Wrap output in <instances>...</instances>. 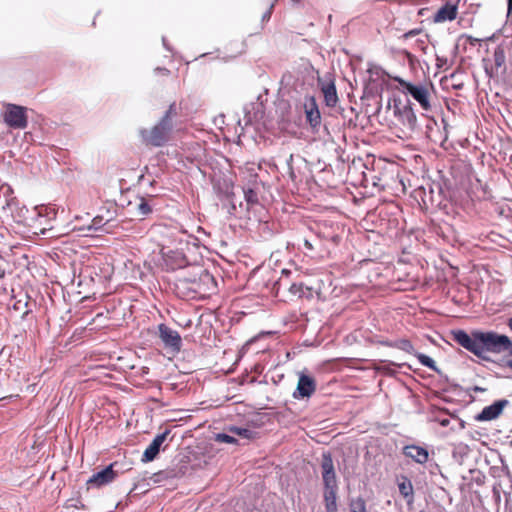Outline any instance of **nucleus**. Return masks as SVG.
<instances>
[{
    "mask_svg": "<svg viewBox=\"0 0 512 512\" xmlns=\"http://www.w3.org/2000/svg\"><path fill=\"white\" fill-rule=\"evenodd\" d=\"M159 337L166 347L171 348L175 352H179L182 345L180 334L166 326L165 324L159 325Z\"/></svg>",
    "mask_w": 512,
    "mask_h": 512,
    "instance_id": "8",
    "label": "nucleus"
},
{
    "mask_svg": "<svg viewBox=\"0 0 512 512\" xmlns=\"http://www.w3.org/2000/svg\"><path fill=\"white\" fill-rule=\"evenodd\" d=\"M187 263H188V261L186 260V257L181 253V258H180L179 263L177 264V266L179 268H181V267L186 266Z\"/></svg>",
    "mask_w": 512,
    "mask_h": 512,
    "instance_id": "34",
    "label": "nucleus"
},
{
    "mask_svg": "<svg viewBox=\"0 0 512 512\" xmlns=\"http://www.w3.org/2000/svg\"><path fill=\"white\" fill-rule=\"evenodd\" d=\"M404 93L411 95L424 110L430 109L429 88L426 85L412 84L403 79H396Z\"/></svg>",
    "mask_w": 512,
    "mask_h": 512,
    "instance_id": "5",
    "label": "nucleus"
},
{
    "mask_svg": "<svg viewBox=\"0 0 512 512\" xmlns=\"http://www.w3.org/2000/svg\"><path fill=\"white\" fill-rule=\"evenodd\" d=\"M322 479L325 488H337V479L331 454H322L321 461Z\"/></svg>",
    "mask_w": 512,
    "mask_h": 512,
    "instance_id": "7",
    "label": "nucleus"
},
{
    "mask_svg": "<svg viewBox=\"0 0 512 512\" xmlns=\"http://www.w3.org/2000/svg\"><path fill=\"white\" fill-rule=\"evenodd\" d=\"M394 115L398 123L401 125L400 130L402 135H399V137L410 138L417 127V118L411 107V104L409 102L404 105L395 103Z\"/></svg>",
    "mask_w": 512,
    "mask_h": 512,
    "instance_id": "3",
    "label": "nucleus"
},
{
    "mask_svg": "<svg viewBox=\"0 0 512 512\" xmlns=\"http://www.w3.org/2000/svg\"><path fill=\"white\" fill-rule=\"evenodd\" d=\"M494 61L497 67H501L505 62L504 51L501 48H497L494 52Z\"/></svg>",
    "mask_w": 512,
    "mask_h": 512,
    "instance_id": "29",
    "label": "nucleus"
},
{
    "mask_svg": "<svg viewBox=\"0 0 512 512\" xmlns=\"http://www.w3.org/2000/svg\"><path fill=\"white\" fill-rule=\"evenodd\" d=\"M473 391H475V392L480 391V387H478V386H474Z\"/></svg>",
    "mask_w": 512,
    "mask_h": 512,
    "instance_id": "44",
    "label": "nucleus"
},
{
    "mask_svg": "<svg viewBox=\"0 0 512 512\" xmlns=\"http://www.w3.org/2000/svg\"><path fill=\"white\" fill-rule=\"evenodd\" d=\"M102 218L101 217H95L92 220V224L88 227V230H94L97 231L101 228L102 225Z\"/></svg>",
    "mask_w": 512,
    "mask_h": 512,
    "instance_id": "31",
    "label": "nucleus"
},
{
    "mask_svg": "<svg viewBox=\"0 0 512 512\" xmlns=\"http://www.w3.org/2000/svg\"><path fill=\"white\" fill-rule=\"evenodd\" d=\"M3 123L10 129L22 130L28 126L27 108L12 103L3 105Z\"/></svg>",
    "mask_w": 512,
    "mask_h": 512,
    "instance_id": "2",
    "label": "nucleus"
},
{
    "mask_svg": "<svg viewBox=\"0 0 512 512\" xmlns=\"http://www.w3.org/2000/svg\"><path fill=\"white\" fill-rule=\"evenodd\" d=\"M273 7H274V4H271L269 9L263 14V16H262L263 20L270 19Z\"/></svg>",
    "mask_w": 512,
    "mask_h": 512,
    "instance_id": "33",
    "label": "nucleus"
},
{
    "mask_svg": "<svg viewBox=\"0 0 512 512\" xmlns=\"http://www.w3.org/2000/svg\"><path fill=\"white\" fill-rule=\"evenodd\" d=\"M451 336L458 345L480 357V331H474L471 336L464 330H453Z\"/></svg>",
    "mask_w": 512,
    "mask_h": 512,
    "instance_id": "6",
    "label": "nucleus"
},
{
    "mask_svg": "<svg viewBox=\"0 0 512 512\" xmlns=\"http://www.w3.org/2000/svg\"><path fill=\"white\" fill-rule=\"evenodd\" d=\"M399 492L404 498H410L408 502L413 499V486L411 481L403 477V481L398 484Z\"/></svg>",
    "mask_w": 512,
    "mask_h": 512,
    "instance_id": "21",
    "label": "nucleus"
},
{
    "mask_svg": "<svg viewBox=\"0 0 512 512\" xmlns=\"http://www.w3.org/2000/svg\"><path fill=\"white\" fill-rule=\"evenodd\" d=\"M304 246H305L308 250H312V249H313L312 244H311L308 240H305V241H304Z\"/></svg>",
    "mask_w": 512,
    "mask_h": 512,
    "instance_id": "39",
    "label": "nucleus"
},
{
    "mask_svg": "<svg viewBox=\"0 0 512 512\" xmlns=\"http://www.w3.org/2000/svg\"><path fill=\"white\" fill-rule=\"evenodd\" d=\"M380 343H381L383 346H387V347H392V348H394L395 340H394V341H391V340H385V341H381Z\"/></svg>",
    "mask_w": 512,
    "mask_h": 512,
    "instance_id": "36",
    "label": "nucleus"
},
{
    "mask_svg": "<svg viewBox=\"0 0 512 512\" xmlns=\"http://www.w3.org/2000/svg\"><path fill=\"white\" fill-rule=\"evenodd\" d=\"M394 348L402 350L408 354L415 355L416 351L412 345V343L408 339H398L395 340Z\"/></svg>",
    "mask_w": 512,
    "mask_h": 512,
    "instance_id": "23",
    "label": "nucleus"
},
{
    "mask_svg": "<svg viewBox=\"0 0 512 512\" xmlns=\"http://www.w3.org/2000/svg\"><path fill=\"white\" fill-rule=\"evenodd\" d=\"M215 440L220 443H228V444H235L237 443V439L233 436H230L226 433H217L215 435Z\"/></svg>",
    "mask_w": 512,
    "mask_h": 512,
    "instance_id": "28",
    "label": "nucleus"
},
{
    "mask_svg": "<svg viewBox=\"0 0 512 512\" xmlns=\"http://www.w3.org/2000/svg\"><path fill=\"white\" fill-rule=\"evenodd\" d=\"M282 273L285 274L286 276H288L290 274V271L283 269Z\"/></svg>",
    "mask_w": 512,
    "mask_h": 512,
    "instance_id": "42",
    "label": "nucleus"
},
{
    "mask_svg": "<svg viewBox=\"0 0 512 512\" xmlns=\"http://www.w3.org/2000/svg\"><path fill=\"white\" fill-rule=\"evenodd\" d=\"M507 14L508 16L512 14V0H508L507 2Z\"/></svg>",
    "mask_w": 512,
    "mask_h": 512,
    "instance_id": "38",
    "label": "nucleus"
},
{
    "mask_svg": "<svg viewBox=\"0 0 512 512\" xmlns=\"http://www.w3.org/2000/svg\"><path fill=\"white\" fill-rule=\"evenodd\" d=\"M508 325H509V328L512 330V318L509 320Z\"/></svg>",
    "mask_w": 512,
    "mask_h": 512,
    "instance_id": "45",
    "label": "nucleus"
},
{
    "mask_svg": "<svg viewBox=\"0 0 512 512\" xmlns=\"http://www.w3.org/2000/svg\"><path fill=\"white\" fill-rule=\"evenodd\" d=\"M229 431L235 435H238L245 439H255L258 435V433L254 430L243 428V427H237V426H231L229 428Z\"/></svg>",
    "mask_w": 512,
    "mask_h": 512,
    "instance_id": "22",
    "label": "nucleus"
},
{
    "mask_svg": "<svg viewBox=\"0 0 512 512\" xmlns=\"http://www.w3.org/2000/svg\"><path fill=\"white\" fill-rule=\"evenodd\" d=\"M170 434V430L166 429L163 433L156 435L149 446L145 449L142 455V462H151L158 455L160 448L167 436Z\"/></svg>",
    "mask_w": 512,
    "mask_h": 512,
    "instance_id": "12",
    "label": "nucleus"
},
{
    "mask_svg": "<svg viewBox=\"0 0 512 512\" xmlns=\"http://www.w3.org/2000/svg\"><path fill=\"white\" fill-rule=\"evenodd\" d=\"M177 115L176 104L172 103L161 120L151 129H141L140 135L143 141L155 147L164 145L170 137L173 129V118Z\"/></svg>",
    "mask_w": 512,
    "mask_h": 512,
    "instance_id": "1",
    "label": "nucleus"
},
{
    "mask_svg": "<svg viewBox=\"0 0 512 512\" xmlns=\"http://www.w3.org/2000/svg\"><path fill=\"white\" fill-rule=\"evenodd\" d=\"M113 464L108 465L99 472L94 473L88 480L87 485L89 487H102L106 484L111 483L117 476V473L113 470Z\"/></svg>",
    "mask_w": 512,
    "mask_h": 512,
    "instance_id": "10",
    "label": "nucleus"
},
{
    "mask_svg": "<svg viewBox=\"0 0 512 512\" xmlns=\"http://www.w3.org/2000/svg\"><path fill=\"white\" fill-rule=\"evenodd\" d=\"M416 33H417V31H416V30H411V31H409L408 33H406V34H405V37L413 36V35H415Z\"/></svg>",
    "mask_w": 512,
    "mask_h": 512,
    "instance_id": "40",
    "label": "nucleus"
},
{
    "mask_svg": "<svg viewBox=\"0 0 512 512\" xmlns=\"http://www.w3.org/2000/svg\"><path fill=\"white\" fill-rule=\"evenodd\" d=\"M474 418H475V420L480 421V413L476 414V415L474 416Z\"/></svg>",
    "mask_w": 512,
    "mask_h": 512,
    "instance_id": "43",
    "label": "nucleus"
},
{
    "mask_svg": "<svg viewBox=\"0 0 512 512\" xmlns=\"http://www.w3.org/2000/svg\"><path fill=\"white\" fill-rule=\"evenodd\" d=\"M244 197H245V200L247 202V206L248 208L252 205H255L258 203V195L257 193L251 189V188H248L246 190H244Z\"/></svg>",
    "mask_w": 512,
    "mask_h": 512,
    "instance_id": "26",
    "label": "nucleus"
},
{
    "mask_svg": "<svg viewBox=\"0 0 512 512\" xmlns=\"http://www.w3.org/2000/svg\"><path fill=\"white\" fill-rule=\"evenodd\" d=\"M197 239L191 235H188L185 232H180L175 238L174 242L176 244V249L180 251H184L185 249H189V245H196Z\"/></svg>",
    "mask_w": 512,
    "mask_h": 512,
    "instance_id": "19",
    "label": "nucleus"
},
{
    "mask_svg": "<svg viewBox=\"0 0 512 512\" xmlns=\"http://www.w3.org/2000/svg\"><path fill=\"white\" fill-rule=\"evenodd\" d=\"M162 42H163V45L164 47L167 49V50H170V48L168 47L167 43H166V39L165 37L162 38Z\"/></svg>",
    "mask_w": 512,
    "mask_h": 512,
    "instance_id": "41",
    "label": "nucleus"
},
{
    "mask_svg": "<svg viewBox=\"0 0 512 512\" xmlns=\"http://www.w3.org/2000/svg\"><path fill=\"white\" fill-rule=\"evenodd\" d=\"M349 507L351 512H367L366 503L361 497L352 499L349 503Z\"/></svg>",
    "mask_w": 512,
    "mask_h": 512,
    "instance_id": "24",
    "label": "nucleus"
},
{
    "mask_svg": "<svg viewBox=\"0 0 512 512\" xmlns=\"http://www.w3.org/2000/svg\"><path fill=\"white\" fill-rule=\"evenodd\" d=\"M245 112H246V115H245L246 124L251 123L253 121V117L250 115L249 112H247V108H245Z\"/></svg>",
    "mask_w": 512,
    "mask_h": 512,
    "instance_id": "37",
    "label": "nucleus"
},
{
    "mask_svg": "<svg viewBox=\"0 0 512 512\" xmlns=\"http://www.w3.org/2000/svg\"><path fill=\"white\" fill-rule=\"evenodd\" d=\"M316 390L315 380L306 374H300L298 384L293 397L295 399H302L310 397Z\"/></svg>",
    "mask_w": 512,
    "mask_h": 512,
    "instance_id": "11",
    "label": "nucleus"
},
{
    "mask_svg": "<svg viewBox=\"0 0 512 512\" xmlns=\"http://www.w3.org/2000/svg\"><path fill=\"white\" fill-rule=\"evenodd\" d=\"M318 84L321 88L326 106L335 107L339 99L334 81L331 79L323 80L319 78Z\"/></svg>",
    "mask_w": 512,
    "mask_h": 512,
    "instance_id": "13",
    "label": "nucleus"
},
{
    "mask_svg": "<svg viewBox=\"0 0 512 512\" xmlns=\"http://www.w3.org/2000/svg\"><path fill=\"white\" fill-rule=\"evenodd\" d=\"M493 492H494V496L496 498V501H500L501 496H500V489H499V487L494 485L493 486Z\"/></svg>",
    "mask_w": 512,
    "mask_h": 512,
    "instance_id": "35",
    "label": "nucleus"
},
{
    "mask_svg": "<svg viewBox=\"0 0 512 512\" xmlns=\"http://www.w3.org/2000/svg\"><path fill=\"white\" fill-rule=\"evenodd\" d=\"M304 109L306 113V119L309 122V124L313 128L319 126L321 122V115L316 104V101L313 97L307 99V101L304 104Z\"/></svg>",
    "mask_w": 512,
    "mask_h": 512,
    "instance_id": "14",
    "label": "nucleus"
},
{
    "mask_svg": "<svg viewBox=\"0 0 512 512\" xmlns=\"http://www.w3.org/2000/svg\"><path fill=\"white\" fill-rule=\"evenodd\" d=\"M507 351L506 365L512 369V342L505 335L482 333V348Z\"/></svg>",
    "mask_w": 512,
    "mask_h": 512,
    "instance_id": "4",
    "label": "nucleus"
},
{
    "mask_svg": "<svg viewBox=\"0 0 512 512\" xmlns=\"http://www.w3.org/2000/svg\"><path fill=\"white\" fill-rule=\"evenodd\" d=\"M3 194L5 200H4V203L5 204H9V197L11 196L12 194V189L10 188L9 185L7 184H3L0 186V194Z\"/></svg>",
    "mask_w": 512,
    "mask_h": 512,
    "instance_id": "30",
    "label": "nucleus"
},
{
    "mask_svg": "<svg viewBox=\"0 0 512 512\" xmlns=\"http://www.w3.org/2000/svg\"><path fill=\"white\" fill-rule=\"evenodd\" d=\"M198 280H193V289L200 293H210L216 289V280L214 276L206 269H199Z\"/></svg>",
    "mask_w": 512,
    "mask_h": 512,
    "instance_id": "9",
    "label": "nucleus"
},
{
    "mask_svg": "<svg viewBox=\"0 0 512 512\" xmlns=\"http://www.w3.org/2000/svg\"><path fill=\"white\" fill-rule=\"evenodd\" d=\"M403 454L406 457L413 459L416 463L424 464L428 460V451L417 445H407L403 449Z\"/></svg>",
    "mask_w": 512,
    "mask_h": 512,
    "instance_id": "16",
    "label": "nucleus"
},
{
    "mask_svg": "<svg viewBox=\"0 0 512 512\" xmlns=\"http://www.w3.org/2000/svg\"><path fill=\"white\" fill-rule=\"evenodd\" d=\"M282 283H283V279L281 278V279L279 280V282H277V284H278V286L280 287V286L282 285Z\"/></svg>",
    "mask_w": 512,
    "mask_h": 512,
    "instance_id": "46",
    "label": "nucleus"
},
{
    "mask_svg": "<svg viewBox=\"0 0 512 512\" xmlns=\"http://www.w3.org/2000/svg\"><path fill=\"white\" fill-rule=\"evenodd\" d=\"M4 276V272L2 270H0V279L3 278Z\"/></svg>",
    "mask_w": 512,
    "mask_h": 512,
    "instance_id": "47",
    "label": "nucleus"
},
{
    "mask_svg": "<svg viewBox=\"0 0 512 512\" xmlns=\"http://www.w3.org/2000/svg\"><path fill=\"white\" fill-rule=\"evenodd\" d=\"M137 211L139 215L146 216L152 212V207L145 199L141 198L140 203L137 205Z\"/></svg>",
    "mask_w": 512,
    "mask_h": 512,
    "instance_id": "27",
    "label": "nucleus"
},
{
    "mask_svg": "<svg viewBox=\"0 0 512 512\" xmlns=\"http://www.w3.org/2000/svg\"><path fill=\"white\" fill-rule=\"evenodd\" d=\"M337 488H325L324 501L326 512H337Z\"/></svg>",
    "mask_w": 512,
    "mask_h": 512,
    "instance_id": "18",
    "label": "nucleus"
},
{
    "mask_svg": "<svg viewBox=\"0 0 512 512\" xmlns=\"http://www.w3.org/2000/svg\"><path fill=\"white\" fill-rule=\"evenodd\" d=\"M154 72H155V74H161L164 76H168L170 74V71L164 67H157L154 69Z\"/></svg>",
    "mask_w": 512,
    "mask_h": 512,
    "instance_id": "32",
    "label": "nucleus"
},
{
    "mask_svg": "<svg viewBox=\"0 0 512 512\" xmlns=\"http://www.w3.org/2000/svg\"><path fill=\"white\" fill-rule=\"evenodd\" d=\"M289 292L293 296H297L298 298L308 297L311 295V289L308 287H304L302 283H293L289 286Z\"/></svg>",
    "mask_w": 512,
    "mask_h": 512,
    "instance_id": "20",
    "label": "nucleus"
},
{
    "mask_svg": "<svg viewBox=\"0 0 512 512\" xmlns=\"http://www.w3.org/2000/svg\"><path fill=\"white\" fill-rule=\"evenodd\" d=\"M414 356L417 357V359L423 366L428 367L432 370H436L435 361L431 357H429L425 354H422V353H417V352L415 353Z\"/></svg>",
    "mask_w": 512,
    "mask_h": 512,
    "instance_id": "25",
    "label": "nucleus"
},
{
    "mask_svg": "<svg viewBox=\"0 0 512 512\" xmlns=\"http://www.w3.org/2000/svg\"><path fill=\"white\" fill-rule=\"evenodd\" d=\"M456 16L457 5L448 2L435 13L433 20L435 23H443L454 20Z\"/></svg>",
    "mask_w": 512,
    "mask_h": 512,
    "instance_id": "15",
    "label": "nucleus"
},
{
    "mask_svg": "<svg viewBox=\"0 0 512 512\" xmlns=\"http://www.w3.org/2000/svg\"><path fill=\"white\" fill-rule=\"evenodd\" d=\"M508 405V401L498 400L494 402L492 405L485 407L482 409V421H490L499 417L502 413L503 409Z\"/></svg>",
    "mask_w": 512,
    "mask_h": 512,
    "instance_id": "17",
    "label": "nucleus"
}]
</instances>
